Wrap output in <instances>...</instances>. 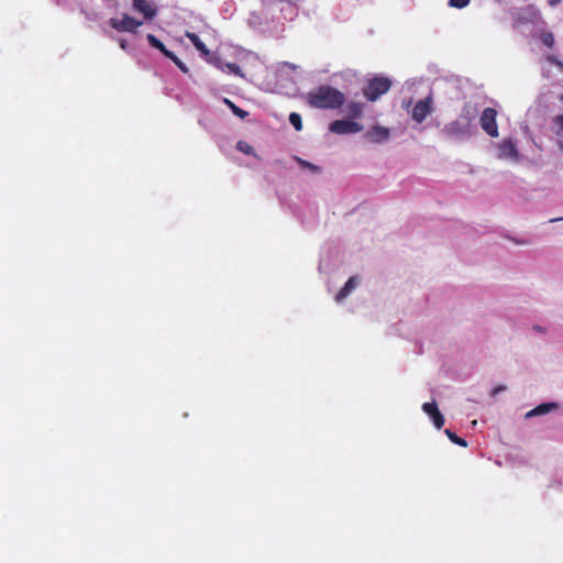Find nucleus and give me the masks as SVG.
Instances as JSON below:
<instances>
[{"label": "nucleus", "instance_id": "f257e3e1", "mask_svg": "<svg viewBox=\"0 0 563 563\" xmlns=\"http://www.w3.org/2000/svg\"><path fill=\"white\" fill-rule=\"evenodd\" d=\"M344 95L330 86L321 85L307 95L310 107L316 109H338L344 103Z\"/></svg>", "mask_w": 563, "mask_h": 563}, {"label": "nucleus", "instance_id": "f03ea898", "mask_svg": "<svg viewBox=\"0 0 563 563\" xmlns=\"http://www.w3.org/2000/svg\"><path fill=\"white\" fill-rule=\"evenodd\" d=\"M477 132V125L457 117L455 120L444 124L441 130L442 136L448 141L463 142L471 139Z\"/></svg>", "mask_w": 563, "mask_h": 563}, {"label": "nucleus", "instance_id": "7ed1b4c3", "mask_svg": "<svg viewBox=\"0 0 563 563\" xmlns=\"http://www.w3.org/2000/svg\"><path fill=\"white\" fill-rule=\"evenodd\" d=\"M390 80L387 77H375L368 81L364 88V96L369 101L377 100L382 95L386 93L390 88Z\"/></svg>", "mask_w": 563, "mask_h": 563}, {"label": "nucleus", "instance_id": "20e7f679", "mask_svg": "<svg viewBox=\"0 0 563 563\" xmlns=\"http://www.w3.org/2000/svg\"><path fill=\"white\" fill-rule=\"evenodd\" d=\"M109 25L118 32L135 33L136 30L143 24L142 21L129 15L128 13L122 14L121 19L111 18L108 21Z\"/></svg>", "mask_w": 563, "mask_h": 563}, {"label": "nucleus", "instance_id": "39448f33", "mask_svg": "<svg viewBox=\"0 0 563 563\" xmlns=\"http://www.w3.org/2000/svg\"><path fill=\"white\" fill-rule=\"evenodd\" d=\"M497 112L493 108H485L482 111L479 123L481 128L492 137L498 136V126L496 122Z\"/></svg>", "mask_w": 563, "mask_h": 563}, {"label": "nucleus", "instance_id": "423d86ee", "mask_svg": "<svg viewBox=\"0 0 563 563\" xmlns=\"http://www.w3.org/2000/svg\"><path fill=\"white\" fill-rule=\"evenodd\" d=\"M329 130L335 134H353L361 132L363 126L355 121L342 119L333 121L330 124Z\"/></svg>", "mask_w": 563, "mask_h": 563}, {"label": "nucleus", "instance_id": "0eeeda50", "mask_svg": "<svg viewBox=\"0 0 563 563\" xmlns=\"http://www.w3.org/2000/svg\"><path fill=\"white\" fill-rule=\"evenodd\" d=\"M432 97L427 96L424 99L419 100L412 108L411 118L417 123H421L432 112Z\"/></svg>", "mask_w": 563, "mask_h": 563}, {"label": "nucleus", "instance_id": "6e6552de", "mask_svg": "<svg viewBox=\"0 0 563 563\" xmlns=\"http://www.w3.org/2000/svg\"><path fill=\"white\" fill-rule=\"evenodd\" d=\"M497 157L499 159H507L510 162H518L519 161V151L517 148L516 143L511 139L503 140L497 145Z\"/></svg>", "mask_w": 563, "mask_h": 563}, {"label": "nucleus", "instance_id": "1a4fd4ad", "mask_svg": "<svg viewBox=\"0 0 563 563\" xmlns=\"http://www.w3.org/2000/svg\"><path fill=\"white\" fill-rule=\"evenodd\" d=\"M390 137V130L382 125H374L364 133V139L374 144H385Z\"/></svg>", "mask_w": 563, "mask_h": 563}, {"label": "nucleus", "instance_id": "9d476101", "mask_svg": "<svg viewBox=\"0 0 563 563\" xmlns=\"http://www.w3.org/2000/svg\"><path fill=\"white\" fill-rule=\"evenodd\" d=\"M478 99L479 98H475L466 101L459 117L466 120L471 124H476L475 120L482 108V103L478 101Z\"/></svg>", "mask_w": 563, "mask_h": 563}, {"label": "nucleus", "instance_id": "9b49d317", "mask_svg": "<svg viewBox=\"0 0 563 563\" xmlns=\"http://www.w3.org/2000/svg\"><path fill=\"white\" fill-rule=\"evenodd\" d=\"M132 8L141 13L144 20H153L157 15V9L147 0H132Z\"/></svg>", "mask_w": 563, "mask_h": 563}, {"label": "nucleus", "instance_id": "f8f14e48", "mask_svg": "<svg viewBox=\"0 0 563 563\" xmlns=\"http://www.w3.org/2000/svg\"><path fill=\"white\" fill-rule=\"evenodd\" d=\"M422 410L429 418L432 420L434 427L439 430L444 424V417L440 412L437 402L433 400L431 402H424L422 405Z\"/></svg>", "mask_w": 563, "mask_h": 563}, {"label": "nucleus", "instance_id": "ddd939ff", "mask_svg": "<svg viewBox=\"0 0 563 563\" xmlns=\"http://www.w3.org/2000/svg\"><path fill=\"white\" fill-rule=\"evenodd\" d=\"M209 63L223 73L243 77L242 70L238 64L224 62L220 56H211Z\"/></svg>", "mask_w": 563, "mask_h": 563}, {"label": "nucleus", "instance_id": "4468645a", "mask_svg": "<svg viewBox=\"0 0 563 563\" xmlns=\"http://www.w3.org/2000/svg\"><path fill=\"white\" fill-rule=\"evenodd\" d=\"M358 283L360 280L357 276L350 277L349 280L342 287V289L335 296V301H343L357 287Z\"/></svg>", "mask_w": 563, "mask_h": 563}, {"label": "nucleus", "instance_id": "2eb2a0df", "mask_svg": "<svg viewBox=\"0 0 563 563\" xmlns=\"http://www.w3.org/2000/svg\"><path fill=\"white\" fill-rule=\"evenodd\" d=\"M555 408H558V404H555V402H543V404L537 406L536 408L531 409L530 411H528L526 413V418L529 419V418H532L536 416L545 415Z\"/></svg>", "mask_w": 563, "mask_h": 563}, {"label": "nucleus", "instance_id": "dca6fc26", "mask_svg": "<svg viewBox=\"0 0 563 563\" xmlns=\"http://www.w3.org/2000/svg\"><path fill=\"white\" fill-rule=\"evenodd\" d=\"M146 40L152 47L158 49L165 57L173 58L172 56L174 53L167 49L163 42H161L155 35L147 34Z\"/></svg>", "mask_w": 563, "mask_h": 563}, {"label": "nucleus", "instance_id": "f3484780", "mask_svg": "<svg viewBox=\"0 0 563 563\" xmlns=\"http://www.w3.org/2000/svg\"><path fill=\"white\" fill-rule=\"evenodd\" d=\"M146 40L152 47L158 49L165 57L173 58L172 56L174 53L167 49L163 42H161L155 35L147 34Z\"/></svg>", "mask_w": 563, "mask_h": 563}, {"label": "nucleus", "instance_id": "a211bd4d", "mask_svg": "<svg viewBox=\"0 0 563 563\" xmlns=\"http://www.w3.org/2000/svg\"><path fill=\"white\" fill-rule=\"evenodd\" d=\"M146 40L152 47L158 49L165 57L173 58L172 56L174 53L167 49L163 42H161L155 35L147 34Z\"/></svg>", "mask_w": 563, "mask_h": 563}, {"label": "nucleus", "instance_id": "6ab92c4d", "mask_svg": "<svg viewBox=\"0 0 563 563\" xmlns=\"http://www.w3.org/2000/svg\"><path fill=\"white\" fill-rule=\"evenodd\" d=\"M186 36L189 38V41L196 47V49L201 53V55H203V56L210 55V52L207 48L206 44L200 40V37L196 33L187 32Z\"/></svg>", "mask_w": 563, "mask_h": 563}, {"label": "nucleus", "instance_id": "aec40b11", "mask_svg": "<svg viewBox=\"0 0 563 563\" xmlns=\"http://www.w3.org/2000/svg\"><path fill=\"white\" fill-rule=\"evenodd\" d=\"M296 162L298 163L299 167L302 168V169H307L309 170L310 173L312 174H320L321 173V167L320 166H317L306 159H302L300 157H295Z\"/></svg>", "mask_w": 563, "mask_h": 563}, {"label": "nucleus", "instance_id": "412c9836", "mask_svg": "<svg viewBox=\"0 0 563 563\" xmlns=\"http://www.w3.org/2000/svg\"><path fill=\"white\" fill-rule=\"evenodd\" d=\"M223 103L227 104L230 110L239 118L245 119L249 115V112L239 108L236 104H234L230 99L223 98Z\"/></svg>", "mask_w": 563, "mask_h": 563}, {"label": "nucleus", "instance_id": "4be33fe9", "mask_svg": "<svg viewBox=\"0 0 563 563\" xmlns=\"http://www.w3.org/2000/svg\"><path fill=\"white\" fill-rule=\"evenodd\" d=\"M554 123L558 128L556 135L559 137V145L563 150V114L558 115L554 120Z\"/></svg>", "mask_w": 563, "mask_h": 563}, {"label": "nucleus", "instance_id": "5701e85b", "mask_svg": "<svg viewBox=\"0 0 563 563\" xmlns=\"http://www.w3.org/2000/svg\"><path fill=\"white\" fill-rule=\"evenodd\" d=\"M445 434L448 435V438L455 444L462 446V448H465L467 446V442L460 438L459 435H456L452 430L450 429H445Z\"/></svg>", "mask_w": 563, "mask_h": 563}, {"label": "nucleus", "instance_id": "b1692460", "mask_svg": "<svg viewBox=\"0 0 563 563\" xmlns=\"http://www.w3.org/2000/svg\"><path fill=\"white\" fill-rule=\"evenodd\" d=\"M289 122H290V124L294 126V129L296 131H301L302 130V121H301V117H300L299 113L291 112L289 114Z\"/></svg>", "mask_w": 563, "mask_h": 563}, {"label": "nucleus", "instance_id": "393cba45", "mask_svg": "<svg viewBox=\"0 0 563 563\" xmlns=\"http://www.w3.org/2000/svg\"><path fill=\"white\" fill-rule=\"evenodd\" d=\"M347 109H349V114H351L354 118L361 117V114L363 112L362 104L355 103V102L349 104Z\"/></svg>", "mask_w": 563, "mask_h": 563}, {"label": "nucleus", "instance_id": "a878e982", "mask_svg": "<svg viewBox=\"0 0 563 563\" xmlns=\"http://www.w3.org/2000/svg\"><path fill=\"white\" fill-rule=\"evenodd\" d=\"M541 42L547 47H552L554 45V36L551 32H543L541 34Z\"/></svg>", "mask_w": 563, "mask_h": 563}, {"label": "nucleus", "instance_id": "bb28decb", "mask_svg": "<svg viewBox=\"0 0 563 563\" xmlns=\"http://www.w3.org/2000/svg\"><path fill=\"white\" fill-rule=\"evenodd\" d=\"M236 148H238L240 152H242V153H244V154H247V155L252 154V152H253L252 146H251L250 144H247L246 142H244V141H239V142L236 143Z\"/></svg>", "mask_w": 563, "mask_h": 563}, {"label": "nucleus", "instance_id": "cd10ccee", "mask_svg": "<svg viewBox=\"0 0 563 563\" xmlns=\"http://www.w3.org/2000/svg\"><path fill=\"white\" fill-rule=\"evenodd\" d=\"M471 0H449V5L456 9H463L470 4Z\"/></svg>", "mask_w": 563, "mask_h": 563}, {"label": "nucleus", "instance_id": "c85d7f7f", "mask_svg": "<svg viewBox=\"0 0 563 563\" xmlns=\"http://www.w3.org/2000/svg\"><path fill=\"white\" fill-rule=\"evenodd\" d=\"M173 58H169L184 74H188L189 69L188 67L174 54L172 56Z\"/></svg>", "mask_w": 563, "mask_h": 563}, {"label": "nucleus", "instance_id": "c756f323", "mask_svg": "<svg viewBox=\"0 0 563 563\" xmlns=\"http://www.w3.org/2000/svg\"><path fill=\"white\" fill-rule=\"evenodd\" d=\"M547 60L563 70V62H561L556 56L554 55H548Z\"/></svg>", "mask_w": 563, "mask_h": 563}, {"label": "nucleus", "instance_id": "7c9ffc66", "mask_svg": "<svg viewBox=\"0 0 563 563\" xmlns=\"http://www.w3.org/2000/svg\"><path fill=\"white\" fill-rule=\"evenodd\" d=\"M249 23L253 27H258L261 25L260 16L255 13H252L249 19Z\"/></svg>", "mask_w": 563, "mask_h": 563}, {"label": "nucleus", "instance_id": "2f4dec72", "mask_svg": "<svg viewBox=\"0 0 563 563\" xmlns=\"http://www.w3.org/2000/svg\"><path fill=\"white\" fill-rule=\"evenodd\" d=\"M282 66H283V67H288V68H290V69H296V68H297V66H296L295 64H291V63H288V62H284V63L282 64Z\"/></svg>", "mask_w": 563, "mask_h": 563}, {"label": "nucleus", "instance_id": "473e14b6", "mask_svg": "<svg viewBox=\"0 0 563 563\" xmlns=\"http://www.w3.org/2000/svg\"><path fill=\"white\" fill-rule=\"evenodd\" d=\"M128 46H129V44L125 40H120V47L122 49H124V51L128 49Z\"/></svg>", "mask_w": 563, "mask_h": 563}, {"label": "nucleus", "instance_id": "72a5a7b5", "mask_svg": "<svg viewBox=\"0 0 563 563\" xmlns=\"http://www.w3.org/2000/svg\"><path fill=\"white\" fill-rule=\"evenodd\" d=\"M560 2L561 0H548L549 5L551 7H556Z\"/></svg>", "mask_w": 563, "mask_h": 563}, {"label": "nucleus", "instance_id": "f704fd0d", "mask_svg": "<svg viewBox=\"0 0 563 563\" xmlns=\"http://www.w3.org/2000/svg\"><path fill=\"white\" fill-rule=\"evenodd\" d=\"M505 389L504 386H498L493 390V395H497L498 393L503 391Z\"/></svg>", "mask_w": 563, "mask_h": 563}, {"label": "nucleus", "instance_id": "c9c22d12", "mask_svg": "<svg viewBox=\"0 0 563 563\" xmlns=\"http://www.w3.org/2000/svg\"><path fill=\"white\" fill-rule=\"evenodd\" d=\"M533 329L540 333H544L545 332V329L540 327V325H534Z\"/></svg>", "mask_w": 563, "mask_h": 563}, {"label": "nucleus", "instance_id": "e433bc0d", "mask_svg": "<svg viewBox=\"0 0 563 563\" xmlns=\"http://www.w3.org/2000/svg\"><path fill=\"white\" fill-rule=\"evenodd\" d=\"M563 220V218L551 219V222Z\"/></svg>", "mask_w": 563, "mask_h": 563}]
</instances>
